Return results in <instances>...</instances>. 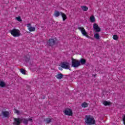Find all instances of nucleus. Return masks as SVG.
Listing matches in <instances>:
<instances>
[{
    "label": "nucleus",
    "instance_id": "cd10ccee",
    "mask_svg": "<svg viewBox=\"0 0 125 125\" xmlns=\"http://www.w3.org/2000/svg\"><path fill=\"white\" fill-rule=\"evenodd\" d=\"M123 124L125 125V115L123 116Z\"/></svg>",
    "mask_w": 125,
    "mask_h": 125
},
{
    "label": "nucleus",
    "instance_id": "ddd939ff",
    "mask_svg": "<svg viewBox=\"0 0 125 125\" xmlns=\"http://www.w3.org/2000/svg\"><path fill=\"white\" fill-rule=\"evenodd\" d=\"M61 15L62 16L63 21H65L67 19V16L63 12H61Z\"/></svg>",
    "mask_w": 125,
    "mask_h": 125
},
{
    "label": "nucleus",
    "instance_id": "4be33fe9",
    "mask_svg": "<svg viewBox=\"0 0 125 125\" xmlns=\"http://www.w3.org/2000/svg\"><path fill=\"white\" fill-rule=\"evenodd\" d=\"M94 37L95 39L96 40H99L100 39V36L99 35V34L98 33H96L94 34Z\"/></svg>",
    "mask_w": 125,
    "mask_h": 125
},
{
    "label": "nucleus",
    "instance_id": "c85d7f7f",
    "mask_svg": "<svg viewBox=\"0 0 125 125\" xmlns=\"http://www.w3.org/2000/svg\"><path fill=\"white\" fill-rule=\"evenodd\" d=\"M15 113H16V114H17L18 115H19V113H20L19 110H17V109H15Z\"/></svg>",
    "mask_w": 125,
    "mask_h": 125
},
{
    "label": "nucleus",
    "instance_id": "bb28decb",
    "mask_svg": "<svg viewBox=\"0 0 125 125\" xmlns=\"http://www.w3.org/2000/svg\"><path fill=\"white\" fill-rule=\"evenodd\" d=\"M16 19L19 22H22V20L21 19V17H18L16 18Z\"/></svg>",
    "mask_w": 125,
    "mask_h": 125
},
{
    "label": "nucleus",
    "instance_id": "f8f14e48",
    "mask_svg": "<svg viewBox=\"0 0 125 125\" xmlns=\"http://www.w3.org/2000/svg\"><path fill=\"white\" fill-rule=\"evenodd\" d=\"M2 114L4 118H8L9 117V112L8 111H2Z\"/></svg>",
    "mask_w": 125,
    "mask_h": 125
},
{
    "label": "nucleus",
    "instance_id": "f257e3e1",
    "mask_svg": "<svg viewBox=\"0 0 125 125\" xmlns=\"http://www.w3.org/2000/svg\"><path fill=\"white\" fill-rule=\"evenodd\" d=\"M85 124L88 125H95V120L94 117L90 115H85L84 118Z\"/></svg>",
    "mask_w": 125,
    "mask_h": 125
},
{
    "label": "nucleus",
    "instance_id": "b1692460",
    "mask_svg": "<svg viewBox=\"0 0 125 125\" xmlns=\"http://www.w3.org/2000/svg\"><path fill=\"white\" fill-rule=\"evenodd\" d=\"M103 104L104 105V106H109L111 103L109 102L104 101L103 102Z\"/></svg>",
    "mask_w": 125,
    "mask_h": 125
},
{
    "label": "nucleus",
    "instance_id": "423d86ee",
    "mask_svg": "<svg viewBox=\"0 0 125 125\" xmlns=\"http://www.w3.org/2000/svg\"><path fill=\"white\" fill-rule=\"evenodd\" d=\"M93 28L95 33H99V32H101V28H100L97 23H94L93 25Z\"/></svg>",
    "mask_w": 125,
    "mask_h": 125
},
{
    "label": "nucleus",
    "instance_id": "aec40b11",
    "mask_svg": "<svg viewBox=\"0 0 125 125\" xmlns=\"http://www.w3.org/2000/svg\"><path fill=\"white\" fill-rule=\"evenodd\" d=\"M5 85L6 84L4 82L0 81V87H4Z\"/></svg>",
    "mask_w": 125,
    "mask_h": 125
},
{
    "label": "nucleus",
    "instance_id": "7ed1b4c3",
    "mask_svg": "<svg viewBox=\"0 0 125 125\" xmlns=\"http://www.w3.org/2000/svg\"><path fill=\"white\" fill-rule=\"evenodd\" d=\"M78 30H79V31H81L83 36H84V37H86V38H87L88 39H91V37L88 36V35L87 34V32H86L85 29H84V28H83V27L78 26Z\"/></svg>",
    "mask_w": 125,
    "mask_h": 125
},
{
    "label": "nucleus",
    "instance_id": "c756f323",
    "mask_svg": "<svg viewBox=\"0 0 125 125\" xmlns=\"http://www.w3.org/2000/svg\"><path fill=\"white\" fill-rule=\"evenodd\" d=\"M59 70H60V71H62L63 70V69H62V67H59Z\"/></svg>",
    "mask_w": 125,
    "mask_h": 125
},
{
    "label": "nucleus",
    "instance_id": "412c9836",
    "mask_svg": "<svg viewBox=\"0 0 125 125\" xmlns=\"http://www.w3.org/2000/svg\"><path fill=\"white\" fill-rule=\"evenodd\" d=\"M81 8L83 11H87L88 10V8L86 6H82Z\"/></svg>",
    "mask_w": 125,
    "mask_h": 125
},
{
    "label": "nucleus",
    "instance_id": "2eb2a0df",
    "mask_svg": "<svg viewBox=\"0 0 125 125\" xmlns=\"http://www.w3.org/2000/svg\"><path fill=\"white\" fill-rule=\"evenodd\" d=\"M56 78H57L58 80H61V79L63 78V74L62 73L58 74L56 75Z\"/></svg>",
    "mask_w": 125,
    "mask_h": 125
},
{
    "label": "nucleus",
    "instance_id": "4468645a",
    "mask_svg": "<svg viewBox=\"0 0 125 125\" xmlns=\"http://www.w3.org/2000/svg\"><path fill=\"white\" fill-rule=\"evenodd\" d=\"M54 15L55 16V17H58L59 16H60L61 15V12H59L58 11H55V12L54 13Z\"/></svg>",
    "mask_w": 125,
    "mask_h": 125
},
{
    "label": "nucleus",
    "instance_id": "6e6552de",
    "mask_svg": "<svg viewBox=\"0 0 125 125\" xmlns=\"http://www.w3.org/2000/svg\"><path fill=\"white\" fill-rule=\"evenodd\" d=\"M22 123L21 119L20 118H14L13 125H21Z\"/></svg>",
    "mask_w": 125,
    "mask_h": 125
},
{
    "label": "nucleus",
    "instance_id": "a878e982",
    "mask_svg": "<svg viewBox=\"0 0 125 125\" xmlns=\"http://www.w3.org/2000/svg\"><path fill=\"white\" fill-rule=\"evenodd\" d=\"M21 72L23 75H26V70H24L23 68L21 69Z\"/></svg>",
    "mask_w": 125,
    "mask_h": 125
},
{
    "label": "nucleus",
    "instance_id": "a211bd4d",
    "mask_svg": "<svg viewBox=\"0 0 125 125\" xmlns=\"http://www.w3.org/2000/svg\"><path fill=\"white\" fill-rule=\"evenodd\" d=\"M90 21L92 23H93L94 22H95V17H94V16H91L90 17Z\"/></svg>",
    "mask_w": 125,
    "mask_h": 125
},
{
    "label": "nucleus",
    "instance_id": "6ab92c4d",
    "mask_svg": "<svg viewBox=\"0 0 125 125\" xmlns=\"http://www.w3.org/2000/svg\"><path fill=\"white\" fill-rule=\"evenodd\" d=\"M44 122H45L46 124H49L51 123V119L50 118H47L44 119Z\"/></svg>",
    "mask_w": 125,
    "mask_h": 125
},
{
    "label": "nucleus",
    "instance_id": "5701e85b",
    "mask_svg": "<svg viewBox=\"0 0 125 125\" xmlns=\"http://www.w3.org/2000/svg\"><path fill=\"white\" fill-rule=\"evenodd\" d=\"M24 60L26 62H28V61H30V56L29 55H27L24 56Z\"/></svg>",
    "mask_w": 125,
    "mask_h": 125
},
{
    "label": "nucleus",
    "instance_id": "9d476101",
    "mask_svg": "<svg viewBox=\"0 0 125 125\" xmlns=\"http://www.w3.org/2000/svg\"><path fill=\"white\" fill-rule=\"evenodd\" d=\"M47 43L48 45L52 46L55 44V40L53 39H49V40L47 42Z\"/></svg>",
    "mask_w": 125,
    "mask_h": 125
},
{
    "label": "nucleus",
    "instance_id": "9b49d317",
    "mask_svg": "<svg viewBox=\"0 0 125 125\" xmlns=\"http://www.w3.org/2000/svg\"><path fill=\"white\" fill-rule=\"evenodd\" d=\"M27 27L29 32H35V31H36V28L35 27H32L31 23L27 24Z\"/></svg>",
    "mask_w": 125,
    "mask_h": 125
},
{
    "label": "nucleus",
    "instance_id": "dca6fc26",
    "mask_svg": "<svg viewBox=\"0 0 125 125\" xmlns=\"http://www.w3.org/2000/svg\"><path fill=\"white\" fill-rule=\"evenodd\" d=\"M81 106L82 108H86V107H88V104L84 102L81 104Z\"/></svg>",
    "mask_w": 125,
    "mask_h": 125
},
{
    "label": "nucleus",
    "instance_id": "20e7f679",
    "mask_svg": "<svg viewBox=\"0 0 125 125\" xmlns=\"http://www.w3.org/2000/svg\"><path fill=\"white\" fill-rule=\"evenodd\" d=\"M81 66V62L79 61L77 59H75L74 58L72 59V67H74V68H78Z\"/></svg>",
    "mask_w": 125,
    "mask_h": 125
},
{
    "label": "nucleus",
    "instance_id": "f3484780",
    "mask_svg": "<svg viewBox=\"0 0 125 125\" xmlns=\"http://www.w3.org/2000/svg\"><path fill=\"white\" fill-rule=\"evenodd\" d=\"M80 62L82 65H84L86 63V61L84 59H81Z\"/></svg>",
    "mask_w": 125,
    "mask_h": 125
},
{
    "label": "nucleus",
    "instance_id": "1a4fd4ad",
    "mask_svg": "<svg viewBox=\"0 0 125 125\" xmlns=\"http://www.w3.org/2000/svg\"><path fill=\"white\" fill-rule=\"evenodd\" d=\"M63 113L66 116H72V115H73V111L72 109L70 108H66L63 111Z\"/></svg>",
    "mask_w": 125,
    "mask_h": 125
},
{
    "label": "nucleus",
    "instance_id": "393cba45",
    "mask_svg": "<svg viewBox=\"0 0 125 125\" xmlns=\"http://www.w3.org/2000/svg\"><path fill=\"white\" fill-rule=\"evenodd\" d=\"M112 38L115 41H117L118 39H119V37H118V35H113Z\"/></svg>",
    "mask_w": 125,
    "mask_h": 125
},
{
    "label": "nucleus",
    "instance_id": "0eeeda50",
    "mask_svg": "<svg viewBox=\"0 0 125 125\" xmlns=\"http://www.w3.org/2000/svg\"><path fill=\"white\" fill-rule=\"evenodd\" d=\"M21 122L24 124V125H28V122H30V123H33V119L31 118H28L27 119L26 118H21Z\"/></svg>",
    "mask_w": 125,
    "mask_h": 125
},
{
    "label": "nucleus",
    "instance_id": "f03ea898",
    "mask_svg": "<svg viewBox=\"0 0 125 125\" xmlns=\"http://www.w3.org/2000/svg\"><path fill=\"white\" fill-rule=\"evenodd\" d=\"M10 33L11 35H12V36H13V37H14L15 38H17L21 36V33H20V30L16 28H14L10 30Z\"/></svg>",
    "mask_w": 125,
    "mask_h": 125
},
{
    "label": "nucleus",
    "instance_id": "7c9ffc66",
    "mask_svg": "<svg viewBox=\"0 0 125 125\" xmlns=\"http://www.w3.org/2000/svg\"><path fill=\"white\" fill-rule=\"evenodd\" d=\"M93 76L94 77V78H95V76H96L95 75H93Z\"/></svg>",
    "mask_w": 125,
    "mask_h": 125
},
{
    "label": "nucleus",
    "instance_id": "39448f33",
    "mask_svg": "<svg viewBox=\"0 0 125 125\" xmlns=\"http://www.w3.org/2000/svg\"><path fill=\"white\" fill-rule=\"evenodd\" d=\"M61 66L63 69H65L66 70H70V63L68 62H63L61 63Z\"/></svg>",
    "mask_w": 125,
    "mask_h": 125
}]
</instances>
